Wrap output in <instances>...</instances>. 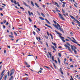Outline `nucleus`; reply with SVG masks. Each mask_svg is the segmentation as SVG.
<instances>
[{
    "label": "nucleus",
    "mask_w": 80,
    "mask_h": 80,
    "mask_svg": "<svg viewBox=\"0 0 80 80\" xmlns=\"http://www.w3.org/2000/svg\"><path fill=\"white\" fill-rule=\"evenodd\" d=\"M62 11L63 12V13H65V10H63V9L62 8Z\"/></svg>",
    "instance_id": "nucleus-35"
},
{
    "label": "nucleus",
    "mask_w": 80,
    "mask_h": 80,
    "mask_svg": "<svg viewBox=\"0 0 80 80\" xmlns=\"http://www.w3.org/2000/svg\"><path fill=\"white\" fill-rule=\"evenodd\" d=\"M28 20H29V21L30 22H32V19L30 18V17L28 18Z\"/></svg>",
    "instance_id": "nucleus-25"
},
{
    "label": "nucleus",
    "mask_w": 80,
    "mask_h": 80,
    "mask_svg": "<svg viewBox=\"0 0 80 80\" xmlns=\"http://www.w3.org/2000/svg\"><path fill=\"white\" fill-rule=\"evenodd\" d=\"M69 39L70 41H71V42H73V43H76V44H77L78 43V42H76L75 41H73V40H72V39L71 38H70V39Z\"/></svg>",
    "instance_id": "nucleus-8"
},
{
    "label": "nucleus",
    "mask_w": 80,
    "mask_h": 80,
    "mask_svg": "<svg viewBox=\"0 0 80 80\" xmlns=\"http://www.w3.org/2000/svg\"><path fill=\"white\" fill-rule=\"evenodd\" d=\"M59 70H60L61 73H62V75H63V71H62V69L61 68H60L59 69Z\"/></svg>",
    "instance_id": "nucleus-10"
},
{
    "label": "nucleus",
    "mask_w": 80,
    "mask_h": 80,
    "mask_svg": "<svg viewBox=\"0 0 80 80\" xmlns=\"http://www.w3.org/2000/svg\"><path fill=\"white\" fill-rule=\"evenodd\" d=\"M70 67H72V68H73V65H72L71 66H70Z\"/></svg>",
    "instance_id": "nucleus-61"
},
{
    "label": "nucleus",
    "mask_w": 80,
    "mask_h": 80,
    "mask_svg": "<svg viewBox=\"0 0 80 80\" xmlns=\"http://www.w3.org/2000/svg\"><path fill=\"white\" fill-rule=\"evenodd\" d=\"M26 67H28V68H29V67H30V65H28V66H26Z\"/></svg>",
    "instance_id": "nucleus-46"
},
{
    "label": "nucleus",
    "mask_w": 80,
    "mask_h": 80,
    "mask_svg": "<svg viewBox=\"0 0 80 80\" xmlns=\"http://www.w3.org/2000/svg\"><path fill=\"white\" fill-rule=\"evenodd\" d=\"M7 75H6L4 77V80H7Z\"/></svg>",
    "instance_id": "nucleus-26"
},
{
    "label": "nucleus",
    "mask_w": 80,
    "mask_h": 80,
    "mask_svg": "<svg viewBox=\"0 0 80 80\" xmlns=\"http://www.w3.org/2000/svg\"><path fill=\"white\" fill-rule=\"evenodd\" d=\"M3 74L1 76V77L0 78V80H1L2 79V78H3Z\"/></svg>",
    "instance_id": "nucleus-33"
},
{
    "label": "nucleus",
    "mask_w": 80,
    "mask_h": 80,
    "mask_svg": "<svg viewBox=\"0 0 80 80\" xmlns=\"http://www.w3.org/2000/svg\"><path fill=\"white\" fill-rule=\"evenodd\" d=\"M14 69H12L11 70V73L10 74V71H8L7 72L8 77H9V76L10 77H11V76L12 75L13 73H14Z\"/></svg>",
    "instance_id": "nucleus-1"
},
{
    "label": "nucleus",
    "mask_w": 80,
    "mask_h": 80,
    "mask_svg": "<svg viewBox=\"0 0 80 80\" xmlns=\"http://www.w3.org/2000/svg\"><path fill=\"white\" fill-rule=\"evenodd\" d=\"M9 37L10 38L11 37L12 38H14V37L12 35H9Z\"/></svg>",
    "instance_id": "nucleus-16"
},
{
    "label": "nucleus",
    "mask_w": 80,
    "mask_h": 80,
    "mask_svg": "<svg viewBox=\"0 0 80 80\" xmlns=\"http://www.w3.org/2000/svg\"><path fill=\"white\" fill-rule=\"evenodd\" d=\"M58 15H59V17L62 20H65V19L63 18V16L60 13H58Z\"/></svg>",
    "instance_id": "nucleus-5"
},
{
    "label": "nucleus",
    "mask_w": 80,
    "mask_h": 80,
    "mask_svg": "<svg viewBox=\"0 0 80 80\" xmlns=\"http://www.w3.org/2000/svg\"><path fill=\"white\" fill-rule=\"evenodd\" d=\"M39 18L41 19V20H45L44 18H43L42 17H39Z\"/></svg>",
    "instance_id": "nucleus-19"
},
{
    "label": "nucleus",
    "mask_w": 80,
    "mask_h": 80,
    "mask_svg": "<svg viewBox=\"0 0 80 80\" xmlns=\"http://www.w3.org/2000/svg\"><path fill=\"white\" fill-rule=\"evenodd\" d=\"M20 8H21V10H24V8H23V7H20Z\"/></svg>",
    "instance_id": "nucleus-41"
},
{
    "label": "nucleus",
    "mask_w": 80,
    "mask_h": 80,
    "mask_svg": "<svg viewBox=\"0 0 80 80\" xmlns=\"http://www.w3.org/2000/svg\"><path fill=\"white\" fill-rule=\"evenodd\" d=\"M28 14H29V16H31V14L30 13V12L29 11H28Z\"/></svg>",
    "instance_id": "nucleus-40"
},
{
    "label": "nucleus",
    "mask_w": 80,
    "mask_h": 80,
    "mask_svg": "<svg viewBox=\"0 0 80 80\" xmlns=\"http://www.w3.org/2000/svg\"><path fill=\"white\" fill-rule=\"evenodd\" d=\"M42 71L40 70L39 71H38V73H42Z\"/></svg>",
    "instance_id": "nucleus-38"
},
{
    "label": "nucleus",
    "mask_w": 80,
    "mask_h": 80,
    "mask_svg": "<svg viewBox=\"0 0 80 80\" xmlns=\"http://www.w3.org/2000/svg\"><path fill=\"white\" fill-rule=\"evenodd\" d=\"M34 27L35 28H37V26H36V25H34Z\"/></svg>",
    "instance_id": "nucleus-52"
},
{
    "label": "nucleus",
    "mask_w": 80,
    "mask_h": 80,
    "mask_svg": "<svg viewBox=\"0 0 80 80\" xmlns=\"http://www.w3.org/2000/svg\"><path fill=\"white\" fill-rule=\"evenodd\" d=\"M62 7H65V4H63L62 5Z\"/></svg>",
    "instance_id": "nucleus-64"
},
{
    "label": "nucleus",
    "mask_w": 80,
    "mask_h": 80,
    "mask_svg": "<svg viewBox=\"0 0 80 80\" xmlns=\"http://www.w3.org/2000/svg\"><path fill=\"white\" fill-rule=\"evenodd\" d=\"M59 37L60 38H61V39H65V38L63 37H62V36H61V35H59Z\"/></svg>",
    "instance_id": "nucleus-29"
},
{
    "label": "nucleus",
    "mask_w": 80,
    "mask_h": 80,
    "mask_svg": "<svg viewBox=\"0 0 80 80\" xmlns=\"http://www.w3.org/2000/svg\"><path fill=\"white\" fill-rule=\"evenodd\" d=\"M38 42H39L41 44H42V42L41 41L38 40Z\"/></svg>",
    "instance_id": "nucleus-51"
},
{
    "label": "nucleus",
    "mask_w": 80,
    "mask_h": 80,
    "mask_svg": "<svg viewBox=\"0 0 80 80\" xmlns=\"http://www.w3.org/2000/svg\"><path fill=\"white\" fill-rule=\"evenodd\" d=\"M52 64L53 65L54 67V68H55V69H57V68H56V66H55V64H54V63H53V62H52Z\"/></svg>",
    "instance_id": "nucleus-18"
},
{
    "label": "nucleus",
    "mask_w": 80,
    "mask_h": 80,
    "mask_svg": "<svg viewBox=\"0 0 80 80\" xmlns=\"http://www.w3.org/2000/svg\"><path fill=\"white\" fill-rule=\"evenodd\" d=\"M53 26L55 27V28H57V29L58 30H59V28H58V25H57V24L55 25L54 24H53Z\"/></svg>",
    "instance_id": "nucleus-7"
},
{
    "label": "nucleus",
    "mask_w": 80,
    "mask_h": 80,
    "mask_svg": "<svg viewBox=\"0 0 80 80\" xmlns=\"http://www.w3.org/2000/svg\"><path fill=\"white\" fill-rule=\"evenodd\" d=\"M70 17H71V18H72V19H74L75 18H74V17H73L72 16L70 15Z\"/></svg>",
    "instance_id": "nucleus-28"
},
{
    "label": "nucleus",
    "mask_w": 80,
    "mask_h": 80,
    "mask_svg": "<svg viewBox=\"0 0 80 80\" xmlns=\"http://www.w3.org/2000/svg\"><path fill=\"white\" fill-rule=\"evenodd\" d=\"M22 2H23V4L24 5H25V6H26V7H28V6L27 5L26 3L25 2H24V1H22Z\"/></svg>",
    "instance_id": "nucleus-15"
},
{
    "label": "nucleus",
    "mask_w": 80,
    "mask_h": 80,
    "mask_svg": "<svg viewBox=\"0 0 80 80\" xmlns=\"http://www.w3.org/2000/svg\"><path fill=\"white\" fill-rule=\"evenodd\" d=\"M74 7H76V8H77V5H75V4H74Z\"/></svg>",
    "instance_id": "nucleus-58"
},
{
    "label": "nucleus",
    "mask_w": 80,
    "mask_h": 80,
    "mask_svg": "<svg viewBox=\"0 0 80 80\" xmlns=\"http://www.w3.org/2000/svg\"><path fill=\"white\" fill-rule=\"evenodd\" d=\"M50 35L52 40H53V35H52V34H51V33H50Z\"/></svg>",
    "instance_id": "nucleus-22"
},
{
    "label": "nucleus",
    "mask_w": 80,
    "mask_h": 80,
    "mask_svg": "<svg viewBox=\"0 0 80 80\" xmlns=\"http://www.w3.org/2000/svg\"><path fill=\"white\" fill-rule=\"evenodd\" d=\"M44 67H45V68H48V69H49V67L46 66H44Z\"/></svg>",
    "instance_id": "nucleus-49"
},
{
    "label": "nucleus",
    "mask_w": 80,
    "mask_h": 80,
    "mask_svg": "<svg viewBox=\"0 0 80 80\" xmlns=\"http://www.w3.org/2000/svg\"><path fill=\"white\" fill-rule=\"evenodd\" d=\"M52 48L53 50H55V51H56V49H55V47H54V46H52Z\"/></svg>",
    "instance_id": "nucleus-17"
},
{
    "label": "nucleus",
    "mask_w": 80,
    "mask_h": 80,
    "mask_svg": "<svg viewBox=\"0 0 80 80\" xmlns=\"http://www.w3.org/2000/svg\"><path fill=\"white\" fill-rule=\"evenodd\" d=\"M13 76H11V77L10 78L9 80H11L13 79Z\"/></svg>",
    "instance_id": "nucleus-24"
},
{
    "label": "nucleus",
    "mask_w": 80,
    "mask_h": 80,
    "mask_svg": "<svg viewBox=\"0 0 80 80\" xmlns=\"http://www.w3.org/2000/svg\"><path fill=\"white\" fill-rule=\"evenodd\" d=\"M54 31L55 32H56V33H57V34H58L59 35H62V34H61V33H59L58 31H57L56 30H55Z\"/></svg>",
    "instance_id": "nucleus-13"
},
{
    "label": "nucleus",
    "mask_w": 80,
    "mask_h": 80,
    "mask_svg": "<svg viewBox=\"0 0 80 80\" xmlns=\"http://www.w3.org/2000/svg\"><path fill=\"white\" fill-rule=\"evenodd\" d=\"M61 39L62 40V41L63 42H65V40L64 39Z\"/></svg>",
    "instance_id": "nucleus-50"
},
{
    "label": "nucleus",
    "mask_w": 80,
    "mask_h": 80,
    "mask_svg": "<svg viewBox=\"0 0 80 80\" xmlns=\"http://www.w3.org/2000/svg\"><path fill=\"white\" fill-rule=\"evenodd\" d=\"M53 22H54V23L55 24H57L58 23H57V22H56V21L53 20Z\"/></svg>",
    "instance_id": "nucleus-42"
},
{
    "label": "nucleus",
    "mask_w": 80,
    "mask_h": 80,
    "mask_svg": "<svg viewBox=\"0 0 80 80\" xmlns=\"http://www.w3.org/2000/svg\"><path fill=\"white\" fill-rule=\"evenodd\" d=\"M3 28L4 29H5V25H3Z\"/></svg>",
    "instance_id": "nucleus-48"
},
{
    "label": "nucleus",
    "mask_w": 80,
    "mask_h": 80,
    "mask_svg": "<svg viewBox=\"0 0 80 80\" xmlns=\"http://www.w3.org/2000/svg\"><path fill=\"white\" fill-rule=\"evenodd\" d=\"M55 5H57V7L58 8H60V6H59V5H58V3L56 2H55Z\"/></svg>",
    "instance_id": "nucleus-12"
},
{
    "label": "nucleus",
    "mask_w": 80,
    "mask_h": 80,
    "mask_svg": "<svg viewBox=\"0 0 80 80\" xmlns=\"http://www.w3.org/2000/svg\"><path fill=\"white\" fill-rule=\"evenodd\" d=\"M71 48L72 51H73L74 50H77V47L73 45H71Z\"/></svg>",
    "instance_id": "nucleus-3"
},
{
    "label": "nucleus",
    "mask_w": 80,
    "mask_h": 80,
    "mask_svg": "<svg viewBox=\"0 0 80 80\" xmlns=\"http://www.w3.org/2000/svg\"><path fill=\"white\" fill-rule=\"evenodd\" d=\"M66 44H67L69 46V47H71V45H70V43H69L68 42H67Z\"/></svg>",
    "instance_id": "nucleus-32"
},
{
    "label": "nucleus",
    "mask_w": 80,
    "mask_h": 80,
    "mask_svg": "<svg viewBox=\"0 0 80 80\" xmlns=\"http://www.w3.org/2000/svg\"><path fill=\"white\" fill-rule=\"evenodd\" d=\"M57 25H58V27H59V29L60 31H62V32H63V33H64V31H63V29L61 28V27L60 26V25H59V24L58 23H57Z\"/></svg>",
    "instance_id": "nucleus-4"
},
{
    "label": "nucleus",
    "mask_w": 80,
    "mask_h": 80,
    "mask_svg": "<svg viewBox=\"0 0 80 80\" xmlns=\"http://www.w3.org/2000/svg\"><path fill=\"white\" fill-rule=\"evenodd\" d=\"M58 56H59V57H61V53H60L59 52L58 53Z\"/></svg>",
    "instance_id": "nucleus-39"
},
{
    "label": "nucleus",
    "mask_w": 80,
    "mask_h": 80,
    "mask_svg": "<svg viewBox=\"0 0 80 80\" xmlns=\"http://www.w3.org/2000/svg\"><path fill=\"white\" fill-rule=\"evenodd\" d=\"M5 72V70H3L2 71V72L1 73V75L2 76L3 75V76L4 75V74H3V73Z\"/></svg>",
    "instance_id": "nucleus-14"
},
{
    "label": "nucleus",
    "mask_w": 80,
    "mask_h": 80,
    "mask_svg": "<svg viewBox=\"0 0 80 80\" xmlns=\"http://www.w3.org/2000/svg\"><path fill=\"white\" fill-rule=\"evenodd\" d=\"M46 45L47 46V47H48V43H47V42H46Z\"/></svg>",
    "instance_id": "nucleus-44"
},
{
    "label": "nucleus",
    "mask_w": 80,
    "mask_h": 80,
    "mask_svg": "<svg viewBox=\"0 0 80 80\" xmlns=\"http://www.w3.org/2000/svg\"><path fill=\"white\" fill-rule=\"evenodd\" d=\"M73 20H74L76 21V22H77V23L78 24H80V22L78 21V20H77V19H75V18H74Z\"/></svg>",
    "instance_id": "nucleus-9"
},
{
    "label": "nucleus",
    "mask_w": 80,
    "mask_h": 80,
    "mask_svg": "<svg viewBox=\"0 0 80 80\" xmlns=\"http://www.w3.org/2000/svg\"><path fill=\"white\" fill-rule=\"evenodd\" d=\"M47 56L48 58H50V56H49V55H48V54H47Z\"/></svg>",
    "instance_id": "nucleus-62"
},
{
    "label": "nucleus",
    "mask_w": 80,
    "mask_h": 80,
    "mask_svg": "<svg viewBox=\"0 0 80 80\" xmlns=\"http://www.w3.org/2000/svg\"><path fill=\"white\" fill-rule=\"evenodd\" d=\"M44 37L46 38V39H48V36H44Z\"/></svg>",
    "instance_id": "nucleus-36"
},
{
    "label": "nucleus",
    "mask_w": 80,
    "mask_h": 80,
    "mask_svg": "<svg viewBox=\"0 0 80 80\" xmlns=\"http://www.w3.org/2000/svg\"><path fill=\"white\" fill-rule=\"evenodd\" d=\"M72 25H75V23L73 22H72Z\"/></svg>",
    "instance_id": "nucleus-56"
},
{
    "label": "nucleus",
    "mask_w": 80,
    "mask_h": 80,
    "mask_svg": "<svg viewBox=\"0 0 80 80\" xmlns=\"http://www.w3.org/2000/svg\"><path fill=\"white\" fill-rule=\"evenodd\" d=\"M24 63H25V65H28V63L26 62V61H25Z\"/></svg>",
    "instance_id": "nucleus-34"
},
{
    "label": "nucleus",
    "mask_w": 80,
    "mask_h": 80,
    "mask_svg": "<svg viewBox=\"0 0 80 80\" xmlns=\"http://www.w3.org/2000/svg\"><path fill=\"white\" fill-rule=\"evenodd\" d=\"M41 14L42 16H43V17H45V15H44V14H43V13L41 12Z\"/></svg>",
    "instance_id": "nucleus-21"
},
{
    "label": "nucleus",
    "mask_w": 80,
    "mask_h": 80,
    "mask_svg": "<svg viewBox=\"0 0 80 80\" xmlns=\"http://www.w3.org/2000/svg\"><path fill=\"white\" fill-rule=\"evenodd\" d=\"M14 32V35H15V36H18V35H17V33H16L15 32Z\"/></svg>",
    "instance_id": "nucleus-37"
},
{
    "label": "nucleus",
    "mask_w": 80,
    "mask_h": 80,
    "mask_svg": "<svg viewBox=\"0 0 80 80\" xmlns=\"http://www.w3.org/2000/svg\"><path fill=\"white\" fill-rule=\"evenodd\" d=\"M35 4L36 6L37 7H38V8H39L40 7H39V6L38 5V4H37V3H35Z\"/></svg>",
    "instance_id": "nucleus-20"
},
{
    "label": "nucleus",
    "mask_w": 80,
    "mask_h": 80,
    "mask_svg": "<svg viewBox=\"0 0 80 80\" xmlns=\"http://www.w3.org/2000/svg\"><path fill=\"white\" fill-rule=\"evenodd\" d=\"M52 43L53 45H54V46H55V45H57V44H56V43H53V42H52Z\"/></svg>",
    "instance_id": "nucleus-31"
},
{
    "label": "nucleus",
    "mask_w": 80,
    "mask_h": 80,
    "mask_svg": "<svg viewBox=\"0 0 80 80\" xmlns=\"http://www.w3.org/2000/svg\"><path fill=\"white\" fill-rule=\"evenodd\" d=\"M52 60L53 61H55L56 63H57V61L55 60H54V56H52Z\"/></svg>",
    "instance_id": "nucleus-6"
},
{
    "label": "nucleus",
    "mask_w": 80,
    "mask_h": 80,
    "mask_svg": "<svg viewBox=\"0 0 80 80\" xmlns=\"http://www.w3.org/2000/svg\"><path fill=\"white\" fill-rule=\"evenodd\" d=\"M75 54H77V51L74 49V50Z\"/></svg>",
    "instance_id": "nucleus-45"
},
{
    "label": "nucleus",
    "mask_w": 80,
    "mask_h": 80,
    "mask_svg": "<svg viewBox=\"0 0 80 80\" xmlns=\"http://www.w3.org/2000/svg\"><path fill=\"white\" fill-rule=\"evenodd\" d=\"M64 46L66 48H68V50H69V52H71V53H73V52H72V50H71V49H70V48L67 45L65 44L64 45Z\"/></svg>",
    "instance_id": "nucleus-2"
},
{
    "label": "nucleus",
    "mask_w": 80,
    "mask_h": 80,
    "mask_svg": "<svg viewBox=\"0 0 80 80\" xmlns=\"http://www.w3.org/2000/svg\"><path fill=\"white\" fill-rule=\"evenodd\" d=\"M47 32L48 35L49 36V33L47 31Z\"/></svg>",
    "instance_id": "nucleus-57"
},
{
    "label": "nucleus",
    "mask_w": 80,
    "mask_h": 80,
    "mask_svg": "<svg viewBox=\"0 0 80 80\" xmlns=\"http://www.w3.org/2000/svg\"><path fill=\"white\" fill-rule=\"evenodd\" d=\"M6 50L5 49L4 50V53L5 54L6 53Z\"/></svg>",
    "instance_id": "nucleus-54"
},
{
    "label": "nucleus",
    "mask_w": 80,
    "mask_h": 80,
    "mask_svg": "<svg viewBox=\"0 0 80 80\" xmlns=\"http://www.w3.org/2000/svg\"><path fill=\"white\" fill-rule=\"evenodd\" d=\"M13 2H14V3L15 4V5H17V2L15 0H14Z\"/></svg>",
    "instance_id": "nucleus-27"
},
{
    "label": "nucleus",
    "mask_w": 80,
    "mask_h": 80,
    "mask_svg": "<svg viewBox=\"0 0 80 80\" xmlns=\"http://www.w3.org/2000/svg\"><path fill=\"white\" fill-rule=\"evenodd\" d=\"M31 4L32 5V6L33 7H34V4H33V2H32V1H31Z\"/></svg>",
    "instance_id": "nucleus-30"
},
{
    "label": "nucleus",
    "mask_w": 80,
    "mask_h": 80,
    "mask_svg": "<svg viewBox=\"0 0 80 80\" xmlns=\"http://www.w3.org/2000/svg\"><path fill=\"white\" fill-rule=\"evenodd\" d=\"M71 38L73 39V40H74V41H75V42H76V40H75V38H74L73 37H71Z\"/></svg>",
    "instance_id": "nucleus-47"
},
{
    "label": "nucleus",
    "mask_w": 80,
    "mask_h": 80,
    "mask_svg": "<svg viewBox=\"0 0 80 80\" xmlns=\"http://www.w3.org/2000/svg\"><path fill=\"white\" fill-rule=\"evenodd\" d=\"M6 22H7V21H6V20H3V22L4 23H6Z\"/></svg>",
    "instance_id": "nucleus-53"
},
{
    "label": "nucleus",
    "mask_w": 80,
    "mask_h": 80,
    "mask_svg": "<svg viewBox=\"0 0 80 80\" xmlns=\"http://www.w3.org/2000/svg\"><path fill=\"white\" fill-rule=\"evenodd\" d=\"M45 19L46 20V21L47 22H48L49 21L48 20H47V19H46V18H45Z\"/></svg>",
    "instance_id": "nucleus-59"
},
{
    "label": "nucleus",
    "mask_w": 80,
    "mask_h": 80,
    "mask_svg": "<svg viewBox=\"0 0 80 80\" xmlns=\"http://www.w3.org/2000/svg\"><path fill=\"white\" fill-rule=\"evenodd\" d=\"M32 34L34 35H36V33H35V31H33V32H32Z\"/></svg>",
    "instance_id": "nucleus-43"
},
{
    "label": "nucleus",
    "mask_w": 80,
    "mask_h": 80,
    "mask_svg": "<svg viewBox=\"0 0 80 80\" xmlns=\"http://www.w3.org/2000/svg\"><path fill=\"white\" fill-rule=\"evenodd\" d=\"M42 7H43V8H45V5L43 4Z\"/></svg>",
    "instance_id": "nucleus-55"
},
{
    "label": "nucleus",
    "mask_w": 80,
    "mask_h": 80,
    "mask_svg": "<svg viewBox=\"0 0 80 80\" xmlns=\"http://www.w3.org/2000/svg\"><path fill=\"white\" fill-rule=\"evenodd\" d=\"M33 54H32V55H30V54H29L28 55V56H33Z\"/></svg>",
    "instance_id": "nucleus-63"
},
{
    "label": "nucleus",
    "mask_w": 80,
    "mask_h": 80,
    "mask_svg": "<svg viewBox=\"0 0 80 80\" xmlns=\"http://www.w3.org/2000/svg\"><path fill=\"white\" fill-rule=\"evenodd\" d=\"M45 26L48 27V28H50L51 29H52V27H51L50 26H48V25L46 24H45Z\"/></svg>",
    "instance_id": "nucleus-11"
},
{
    "label": "nucleus",
    "mask_w": 80,
    "mask_h": 80,
    "mask_svg": "<svg viewBox=\"0 0 80 80\" xmlns=\"http://www.w3.org/2000/svg\"><path fill=\"white\" fill-rule=\"evenodd\" d=\"M62 3H63V4H64L65 5H66V2H62Z\"/></svg>",
    "instance_id": "nucleus-60"
},
{
    "label": "nucleus",
    "mask_w": 80,
    "mask_h": 80,
    "mask_svg": "<svg viewBox=\"0 0 80 80\" xmlns=\"http://www.w3.org/2000/svg\"><path fill=\"white\" fill-rule=\"evenodd\" d=\"M58 62L59 64H60L61 63H60V59L59 58H58Z\"/></svg>",
    "instance_id": "nucleus-23"
}]
</instances>
